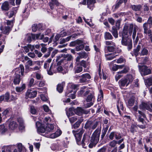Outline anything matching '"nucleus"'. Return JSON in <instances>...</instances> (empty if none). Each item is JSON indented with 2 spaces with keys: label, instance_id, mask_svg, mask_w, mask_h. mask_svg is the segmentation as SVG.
I'll return each mask as SVG.
<instances>
[{
  "label": "nucleus",
  "instance_id": "obj_47",
  "mask_svg": "<svg viewBox=\"0 0 152 152\" xmlns=\"http://www.w3.org/2000/svg\"><path fill=\"white\" fill-rule=\"evenodd\" d=\"M37 63V64L38 65H39L40 64V62L39 61H35L33 62L31 60H28L27 62V64L28 66H31L32 65H33L34 64Z\"/></svg>",
  "mask_w": 152,
  "mask_h": 152
},
{
  "label": "nucleus",
  "instance_id": "obj_53",
  "mask_svg": "<svg viewBox=\"0 0 152 152\" xmlns=\"http://www.w3.org/2000/svg\"><path fill=\"white\" fill-rule=\"evenodd\" d=\"M103 94L102 90H100L99 91V94L98 96L97 100L98 101H101V100L103 98Z\"/></svg>",
  "mask_w": 152,
  "mask_h": 152
},
{
  "label": "nucleus",
  "instance_id": "obj_27",
  "mask_svg": "<svg viewBox=\"0 0 152 152\" xmlns=\"http://www.w3.org/2000/svg\"><path fill=\"white\" fill-rule=\"evenodd\" d=\"M104 37L106 40H111L113 38L111 34L107 32H106L104 33Z\"/></svg>",
  "mask_w": 152,
  "mask_h": 152
},
{
  "label": "nucleus",
  "instance_id": "obj_8",
  "mask_svg": "<svg viewBox=\"0 0 152 152\" xmlns=\"http://www.w3.org/2000/svg\"><path fill=\"white\" fill-rule=\"evenodd\" d=\"M152 18L149 17L146 23H144L143 25V27L144 29V33L147 34V33L149 34L150 32H151V30L150 29L152 26Z\"/></svg>",
  "mask_w": 152,
  "mask_h": 152
},
{
  "label": "nucleus",
  "instance_id": "obj_52",
  "mask_svg": "<svg viewBox=\"0 0 152 152\" xmlns=\"http://www.w3.org/2000/svg\"><path fill=\"white\" fill-rule=\"evenodd\" d=\"M7 130V129L5 128L4 125H0V132L1 133H4Z\"/></svg>",
  "mask_w": 152,
  "mask_h": 152
},
{
  "label": "nucleus",
  "instance_id": "obj_34",
  "mask_svg": "<svg viewBox=\"0 0 152 152\" xmlns=\"http://www.w3.org/2000/svg\"><path fill=\"white\" fill-rule=\"evenodd\" d=\"M83 70V68L82 66H76L74 68V71L75 73H80Z\"/></svg>",
  "mask_w": 152,
  "mask_h": 152
},
{
  "label": "nucleus",
  "instance_id": "obj_24",
  "mask_svg": "<svg viewBox=\"0 0 152 152\" xmlns=\"http://www.w3.org/2000/svg\"><path fill=\"white\" fill-rule=\"evenodd\" d=\"M95 0H87V3L88 5V7L91 10H92V8L93 4L95 3Z\"/></svg>",
  "mask_w": 152,
  "mask_h": 152
},
{
  "label": "nucleus",
  "instance_id": "obj_13",
  "mask_svg": "<svg viewBox=\"0 0 152 152\" xmlns=\"http://www.w3.org/2000/svg\"><path fill=\"white\" fill-rule=\"evenodd\" d=\"M36 125L37 128V131L38 132L43 133H45L46 134L45 125L43 126V125L38 121L36 122Z\"/></svg>",
  "mask_w": 152,
  "mask_h": 152
},
{
  "label": "nucleus",
  "instance_id": "obj_35",
  "mask_svg": "<svg viewBox=\"0 0 152 152\" xmlns=\"http://www.w3.org/2000/svg\"><path fill=\"white\" fill-rule=\"evenodd\" d=\"M64 62H66V61H70L72 59V57L69 54L64 55Z\"/></svg>",
  "mask_w": 152,
  "mask_h": 152
},
{
  "label": "nucleus",
  "instance_id": "obj_4",
  "mask_svg": "<svg viewBox=\"0 0 152 152\" xmlns=\"http://www.w3.org/2000/svg\"><path fill=\"white\" fill-rule=\"evenodd\" d=\"M78 87L77 85L70 84L67 87L66 95L74 99L75 98V94L77 91V88Z\"/></svg>",
  "mask_w": 152,
  "mask_h": 152
},
{
  "label": "nucleus",
  "instance_id": "obj_39",
  "mask_svg": "<svg viewBox=\"0 0 152 152\" xmlns=\"http://www.w3.org/2000/svg\"><path fill=\"white\" fill-rule=\"evenodd\" d=\"M83 118H80L79 119L77 122L74 124V128L78 127L80 124L83 121Z\"/></svg>",
  "mask_w": 152,
  "mask_h": 152
},
{
  "label": "nucleus",
  "instance_id": "obj_17",
  "mask_svg": "<svg viewBox=\"0 0 152 152\" xmlns=\"http://www.w3.org/2000/svg\"><path fill=\"white\" fill-rule=\"evenodd\" d=\"M18 126V125L16 122L13 121H10L9 123V129L11 130H14Z\"/></svg>",
  "mask_w": 152,
  "mask_h": 152
},
{
  "label": "nucleus",
  "instance_id": "obj_31",
  "mask_svg": "<svg viewBox=\"0 0 152 152\" xmlns=\"http://www.w3.org/2000/svg\"><path fill=\"white\" fill-rule=\"evenodd\" d=\"M110 31L115 38H117L118 37V31L115 27L113 26L112 27V30Z\"/></svg>",
  "mask_w": 152,
  "mask_h": 152
},
{
  "label": "nucleus",
  "instance_id": "obj_25",
  "mask_svg": "<svg viewBox=\"0 0 152 152\" xmlns=\"http://www.w3.org/2000/svg\"><path fill=\"white\" fill-rule=\"evenodd\" d=\"M89 136L88 135L85 134H84L83 140L82 141V145L83 146H84L85 144L84 142H85L86 143H87V141L89 139Z\"/></svg>",
  "mask_w": 152,
  "mask_h": 152
},
{
  "label": "nucleus",
  "instance_id": "obj_51",
  "mask_svg": "<svg viewBox=\"0 0 152 152\" xmlns=\"http://www.w3.org/2000/svg\"><path fill=\"white\" fill-rule=\"evenodd\" d=\"M134 98L133 97H131L128 101V105L130 106H132L134 104Z\"/></svg>",
  "mask_w": 152,
  "mask_h": 152
},
{
  "label": "nucleus",
  "instance_id": "obj_10",
  "mask_svg": "<svg viewBox=\"0 0 152 152\" xmlns=\"http://www.w3.org/2000/svg\"><path fill=\"white\" fill-rule=\"evenodd\" d=\"M150 107L152 108V104H149L145 102H142L139 106L140 108L141 109H146L150 112H152V110Z\"/></svg>",
  "mask_w": 152,
  "mask_h": 152
},
{
  "label": "nucleus",
  "instance_id": "obj_37",
  "mask_svg": "<svg viewBox=\"0 0 152 152\" xmlns=\"http://www.w3.org/2000/svg\"><path fill=\"white\" fill-rule=\"evenodd\" d=\"M84 48V46L83 44V42L82 41V43L79 45H77L75 48L76 50L78 51L83 50Z\"/></svg>",
  "mask_w": 152,
  "mask_h": 152
},
{
  "label": "nucleus",
  "instance_id": "obj_49",
  "mask_svg": "<svg viewBox=\"0 0 152 152\" xmlns=\"http://www.w3.org/2000/svg\"><path fill=\"white\" fill-rule=\"evenodd\" d=\"M124 65H114L113 66L112 69L113 71H116L118 69L122 68L124 67Z\"/></svg>",
  "mask_w": 152,
  "mask_h": 152
},
{
  "label": "nucleus",
  "instance_id": "obj_5",
  "mask_svg": "<svg viewBox=\"0 0 152 152\" xmlns=\"http://www.w3.org/2000/svg\"><path fill=\"white\" fill-rule=\"evenodd\" d=\"M142 47V44L141 43H139L136 48L134 49V54L136 56H138L139 55L141 56H144L149 54V52L148 50L145 48H142L140 52H139Z\"/></svg>",
  "mask_w": 152,
  "mask_h": 152
},
{
  "label": "nucleus",
  "instance_id": "obj_16",
  "mask_svg": "<svg viewBox=\"0 0 152 152\" xmlns=\"http://www.w3.org/2000/svg\"><path fill=\"white\" fill-rule=\"evenodd\" d=\"M117 107L119 113L121 115V111L123 110L124 108L123 103L120 100H118L117 102Z\"/></svg>",
  "mask_w": 152,
  "mask_h": 152
},
{
  "label": "nucleus",
  "instance_id": "obj_33",
  "mask_svg": "<svg viewBox=\"0 0 152 152\" xmlns=\"http://www.w3.org/2000/svg\"><path fill=\"white\" fill-rule=\"evenodd\" d=\"M76 112L77 115H80L82 113H87L88 112H87L86 113L85 112L84 110L83 109L81 108L78 107L76 110Z\"/></svg>",
  "mask_w": 152,
  "mask_h": 152
},
{
  "label": "nucleus",
  "instance_id": "obj_43",
  "mask_svg": "<svg viewBox=\"0 0 152 152\" xmlns=\"http://www.w3.org/2000/svg\"><path fill=\"white\" fill-rule=\"evenodd\" d=\"M124 1L125 3H126L127 1V0H120L119 1L113 6V7H114L115 9H117L119 7L120 4L123 3Z\"/></svg>",
  "mask_w": 152,
  "mask_h": 152
},
{
  "label": "nucleus",
  "instance_id": "obj_3",
  "mask_svg": "<svg viewBox=\"0 0 152 152\" xmlns=\"http://www.w3.org/2000/svg\"><path fill=\"white\" fill-rule=\"evenodd\" d=\"M101 127L98 128L94 131L92 134L91 139V142L88 146L90 148H92L95 146L99 140V138L101 131Z\"/></svg>",
  "mask_w": 152,
  "mask_h": 152
},
{
  "label": "nucleus",
  "instance_id": "obj_63",
  "mask_svg": "<svg viewBox=\"0 0 152 152\" xmlns=\"http://www.w3.org/2000/svg\"><path fill=\"white\" fill-rule=\"evenodd\" d=\"M30 112L32 114H35L36 113L37 110L34 106H31L30 107Z\"/></svg>",
  "mask_w": 152,
  "mask_h": 152
},
{
  "label": "nucleus",
  "instance_id": "obj_44",
  "mask_svg": "<svg viewBox=\"0 0 152 152\" xmlns=\"http://www.w3.org/2000/svg\"><path fill=\"white\" fill-rule=\"evenodd\" d=\"M105 56L107 60H110L115 58V56H114V55L113 54H106L105 55Z\"/></svg>",
  "mask_w": 152,
  "mask_h": 152
},
{
  "label": "nucleus",
  "instance_id": "obj_59",
  "mask_svg": "<svg viewBox=\"0 0 152 152\" xmlns=\"http://www.w3.org/2000/svg\"><path fill=\"white\" fill-rule=\"evenodd\" d=\"M17 99L16 94L15 92H12L11 96V100H15Z\"/></svg>",
  "mask_w": 152,
  "mask_h": 152
},
{
  "label": "nucleus",
  "instance_id": "obj_28",
  "mask_svg": "<svg viewBox=\"0 0 152 152\" xmlns=\"http://www.w3.org/2000/svg\"><path fill=\"white\" fill-rule=\"evenodd\" d=\"M26 88V85L23 83L21 86L17 87L15 89L16 91L18 92H21L24 90Z\"/></svg>",
  "mask_w": 152,
  "mask_h": 152
},
{
  "label": "nucleus",
  "instance_id": "obj_62",
  "mask_svg": "<svg viewBox=\"0 0 152 152\" xmlns=\"http://www.w3.org/2000/svg\"><path fill=\"white\" fill-rule=\"evenodd\" d=\"M69 119L70 123H73L77 120V118L76 116H73L69 118Z\"/></svg>",
  "mask_w": 152,
  "mask_h": 152
},
{
  "label": "nucleus",
  "instance_id": "obj_46",
  "mask_svg": "<svg viewBox=\"0 0 152 152\" xmlns=\"http://www.w3.org/2000/svg\"><path fill=\"white\" fill-rule=\"evenodd\" d=\"M141 6L140 5H134L132 6V8L135 11H139L141 8Z\"/></svg>",
  "mask_w": 152,
  "mask_h": 152
},
{
  "label": "nucleus",
  "instance_id": "obj_54",
  "mask_svg": "<svg viewBox=\"0 0 152 152\" xmlns=\"http://www.w3.org/2000/svg\"><path fill=\"white\" fill-rule=\"evenodd\" d=\"M138 108V107L137 105L134 106L132 108V111L136 117H137V115L138 114L137 113Z\"/></svg>",
  "mask_w": 152,
  "mask_h": 152
},
{
  "label": "nucleus",
  "instance_id": "obj_1",
  "mask_svg": "<svg viewBox=\"0 0 152 152\" xmlns=\"http://www.w3.org/2000/svg\"><path fill=\"white\" fill-rule=\"evenodd\" d=\"M133 27L132 24L125 25L123 29L121 43L123 45L127 46L129 50L132 48V40L128 37V36L131 35Z\"/></svg>",
  "mask_w": 152,
  "mask_h": 152
},
{
  "label": "nucleus",
  "instance_id": "obj_60",
  "mask_svg": "<svg viewBox=\"0 0 152 152\" xmlns=\"http://www.w3.org/2000/svg\"><path fill=\"white\" fill-rule=\"evenodd\" d=\"M13 20H7V26L10 27V28H11L13 26Z\"/></svg>",
  "mask_w": 152,
  "mask_h": 152
},
{
  "label": "nucleus",
  "instance_id": "obj_55",
  "mask_svg": "<svg viewBox=\"0 0 152 152\" xmlns=\"http://www.w3.org/2000/svg\"><path fill=\"white\" fill-rule=\"evenodd\" d=\"M2 152H12V150L10 147L5 146L4 147V149L2 150Z\"/></svg>",
  "mask_w": 152,
  "mask_h": 152
},
{
  "label": "nucleus",
  "instance_id": "obj_11",
  "mask_svg": "<svg viewBox=\"0 0 152 152\" xmlns=\"http://www.w3.org/2000/svg\"><path fill=\"white\" fill-rule=\"evenodd\" d=\"M81 77L82 78L80 79V83H85L88 81V80L91 79V76L88 73H86L83 74L81 76H77L78 78Z\"/></svg>",
  "mask_w": 152,
  "mask_h": 152
},
{
  "label": "nucleus",
  "instance_id": "obj_26",
  "mask_svg": "<svg viewBox=\"0 0 152 152\" xmlns=\"http://www.w3.org/2000/svg\"><path fill=\"white\" fill-rule=\"evenodd\" d=\"M130 24H129V25ZM132 24L133 26V31L132 34V38L133 39H134L136 37V31L137 30H138V26L136 25H133L132 24ZM127 25H129V24H127Z\"/></svg>",
  "mask_w": 152,
  "mask_h": 152
},
{
  "label": "nucleus",
  "instance_id": "obj_40",
  "mask_svg": "<svg viewBox=\"0 0 152 152\" xmlns=\"http://www.w3.org/2000/svg\"><path fill=\"white\" fill-rule=\"evenodd\" d=\"M0 30L1 31H2V32H3L4 34H7V33L10 31V28L8 26H6L3 29V27H1L0 28Z\"/></svg>",
  "mask_w": 152,
  "mask_h": 152
},
{
  "label": "nucleus",
  "instance_id": "obj_18",
  "mask_svg": "<svg viewBox=\"0 0 152 152\" xmlns=\"http://www.w3.org/2000/svg\"><path fill=\"white\" fill-rule=\"evenodd\" d=\"M46 125H45L46 129V134H48L49 133H50L52 132L54 129V126L52 124H46Z\"/></svg>",
  "mask_w": 152,
  "mask_h": 152
},
{
  "label": "nucleus",
  "instance_id": "obj_45",
  "mask_svg": "<svg viewBox=\"0 0 152 152\" xmlns=\"http://www.w3.org/2000/svg\"><path fill=\"white\" fill-rule=\"evenodd\" d=\"M146 85L150 86L152 85V78H148L145 81Z\"/></svg>",
  "mask_w": 152,
  "mask_h": 152
},
{
  "label": "nucleus",
  "instance_id": "obj_58",
  "mask_svg": "<svg viewBox=\"0 0 152 152\" xmlns=\"http://www.w3.org/2000/svg\"><path fill=\"white\" fill-rule=\"evenodd\" d=\"M37 85L39 87H42L45 85V82L43 81H38L37 83Z\"/></svg>",
  "mask_w": 152,
  "mask_h": 152
},
{
  "label": "nucleus",
  "instance_id": "obj_56",
  "mask_svg": "<svg viewBox=\"0 0 152 152\" xmlns=\"http://www.w3.org/2000/svg\"><path fill=\"white\" fill-rule=\"evenodd\" d=\"M53 68H54V66H53L52 65H51L49 70H47L48 73L49 75H52L53 73H54L53 72Z\"/></svg>",
  "mask_w": 152,
  "mask_h": 152
},
{
  "label": "nucleus",
  "instance_id": "obj_42",
  "mask_svg": "<svg viewBox=\"0 0 152 152\" xmlns=\"http://www.w3.org/2000/svg\"><path fill=\"white\" fill-rule=\"evenodd\" d=\"M98 124V122L97 121L93 122L91 121V130L94 129L97 126Z\"/></svg>",
  "mask_w": 152,
  "mask_h": 152
},
{
  "label": "nucleus",
  "instance_id": "obj_30",
  "mask_svg": "<svg viewBox=\"0 0 152 152\" xmlns=\"http://www.w3.org/2000/svg\"><path fill=\"white\" fill-rule=\"evenodd\" d=\"M82 43V41L80 40H76L72 42L70 44V45L71 46H74L75 45H79Z\"/></svg>",
  "mask_w": 152,
  "mask_h": 152
},
{
  "label": "nucleus",
  "instance_id": "obj_19",
  "mask_svg": "<svg viewBox=\"0 0 152 152\" xmlns=\"http://www.w3.org/2000/svg\"><path fill=\"white\" fill-rule=\"evenodd\" d=\"M64 55L61 54L56 57V61L58 62V64L60 65L63 62H64Z\"/></svg>",
  "mask_w": 152,
  "mask_h": 152
},
{
  "label": "nucleus",
  "instance_id": "obj_50",
  "mask_svg": "<svg viewBox=\"0 0 152 152\" xmlns=\"http://www.w3.org/2000/svg\"><path fill=\"white\" fill-rule=\"evenodd\" d=\"M80 65L81 66H83L84 68L87 67L89 66V63L88 62L82 60L80 63Z\"/></svg>",
  "mask_w": 152,
  "mask_h": 152
},
{
  "label": "nucleus",
  "instance_id": "obj_38",
  "mask_svg": "<svg viewBox=\"0 0 152 152\" xmlns=\"http://www.w3.org/2000/svg\"><path fill=\"white\" fill-rule=\"evenodd\" d=\"M63 83L62 84H58L57 87V90L59 93H61L62 92L63 89Z\"/></svg>",
  "mask_w": 152,
  "mask_h": 152
},
{
  "label": "nucleus",
  "instance_id": "obj_21",
  "mask_svg": "<svg viewBox=\"0 0 152 152\" xmlns=\"http://www.w3.org/2000/svg\"><path fill=\"white\" fill-rule=\"evenodd\" d=\"M61 134V131L60 130H58L55 133L50 134L49 137L51 138H54L59 136Z\"/></svg>",
  "mask_w": 152,
  "mask_h": 152
},
{
  "label": "nucleus",
  "instance_id": "obj_9",
  "mask_svg": "<svg viewBox=\"0 0 152 152\" xmlns=\"http://www.w3.org/2000/svg\"><path fill=\"white\" fill-rule=\"evenodd\" d=\"M138 66L142 76L146 75L151 74V70L148 68L146 66H140L139 65Z\"/></svg>",
  "mask_w": 152,
  "mask_h": 152
},
{
  "label": "nucleus",
  "instance_id": "obj_20",
  "mask_svg": "<svg viewBox=\"0 0 152 152\" xmlns=\"http://www.w3.org/2000/svg\"><path fill=\"white\" fill-rule=\"evenodd\" d=\"M138 113L139 115L138 114L137 115V116L136 117L138 118V120L139 121L141 122L142 123H143L144 119L143 118H141V117L142 116L143 118H145V115L144 113L138 110Z\"/></svg>",
  "mask_w": 152,
  "mask_h": 152
},
{
  "label": "nucleus",
  "instance_id": "obj_2",
  "mask_svg": "<svg viewBox=\"0 0 152 152\" xmlns=\"http://www.w3.org/2000/svg\"><path fill=\"white\" fill-rule=\"evenodd\" d=\"M86 97L84 106L86 108H89L92 106L95 100L94 93L93 91L88 90L85 93Z\"/></svg>",
  "mask_w": 152,
  "mask_h": 152
},
{
  "label": "nucleus",
  "instance_id": "obj_41",
  "mask_svg": "<svg viewBox=\"0 0 152 152\" xmlns=\"http://www.w3.org/2000/svg\"><path fill=\"white\" fill-rule=\"evenodd\" d=\"M83 18L85 22L90 27H92L93 26L91 19H86L85 17H83Z\"/></svg>",
  "mask_w": 152,
  "mask_h": 152
},
{
  "label": "nucleus",
  "instance_id": "obj_12",
  "mask_svg": "<svg viewBox=\"0 0 152 152\" xmlns=\"http://www.w3.org/2000/svg\"><path fill=\"white\" fill-rule=\"evenodd\" d=\"M105 44L107 45V48L108 50L110 52L113 51L116 47L115 43L112 41H106L105 42Z\"/></svg>",
  "mask_w": 152,
  "mask_h": 152
},
{
  "label": "nucleus",
  "instance_id": "obj_61",
  "mask_svg": "<svg viewBox=\"0 0 152 152\" xmlns=\"http://www.w3.org/2000/svg\"><path fill=\"white\" fill-rule=\"evenodd\" d=\"M117 144V141L115 140H113L109 143V145L111 147H114Z\"/></svg>",
  "mask_w": 152,
  "mask_h": 152
},
{
  "label": "nucleus",
  "instance_id": "obj_32",
  "mask_svg": "<svg viewBox=\"0 0 152 152\" xmlns=\"http://www.w3.org/2000/svg\"><path fill=\"white\" fill-rule=\"evenodd\" d=\"M1 8L2 10H7L9 9V4L8 2L5 1L2 4Z\"/></svg>",
  "mask_w": 152,
  "mask_h": 152
},
{
  "label": "nucleus",
  "instance_id": "obj_14",
  "mask_svg": "<svg viewBox=\"0 0 152 152\" xmlns=\"http://www.w3.org/2000/svg\"><path fill=\"white\" fill-rule=\"evenodd\" d=\"M37 93V91H32L28 90L26 93V99L28 98H34L36 96Z\"/></svg>",
  "mask_w": 152,
  "mask_h": 152
},
{
  "label": "nucleus",
  "instance_id": "obj_36",
  "mask_svg": "<svg viewBox=\"0 0 152 152\" xmlns=\"http://www.w3.org/2000/svg\"><path fill=\"white\" fill-rule=\"evenodd\" d=\"M142 59L143 60L142 62H140L139 59H138L137 58H136V60L137 62L139 64H145L146 63L148 62V58L147 57H145L144 58H143Z\"/></svg>",
  "mask_w": 152,
  "mask_h": 152
},
{
  "label": "nucleus",
  "instance_id": "obj_7",
  "mask_svg": "<svg viewBox=\"0 0 152 152\" xmlns=\"http://www.w3.org/2000/svg\"><path fill=\"white\" fill-rule=\"evenodd\" d=\"M134 79L133 76L131 75H127L124 78L122 79L119 81L120 85L121 87L127 86L132 83Z\"/></svg>",
  "mask_w": 152,
  "mask_h": 152
},
{
  "label": "nucleus",
  "instance_id": "obj_64",
  "mask_svg": "<svg viewBox=\"0 0 152 152\" xmlns=\"http://www.w3.org/2000/svg\"><path fill=\"white\" fill-rule=\"evenodd\" d=\"M137 126L134 125H132L131 126V128L130 129L131 132H135L137 129Z\"/></svg>",
  "mask_w": 152,
  "mask_h": 152
},
{
  "label": "nucleus",
  "instance_id": "obj_57",
  "mask_svg": "<svg viewBox=\"0 0 152 152\" xmlns=\"http://www.w3.org/2000/svg\"><path fill=\"white\" fill-rule=\"evenodd\" d=\"M77 53L81 58H86L87 56V55L85 52L78 53Z\"/></svg>",
  "mask_w": 152,
  "mask_h": 152
},
{
  "label": "nucleus",
  "instance_id": "obj_23",
  "mask_svg": "<svg viewBox=\"0 0 152 152\" xmlns=\"http://www.w3.org/2000/svg\"><path fill=\"white\" fill-rule=\"evenodd\" d=\"M72 132L74 134L76 140L77 142V143L78 144V142L81 140L82 135H81V134H80L78 133H75V131H73Z\"/></svg>",
  "mask_w": 152,
  "mask_h": 152
},
{
  "label": "nucleus",
  "instance_id": "obj_29",
  "mask_svg": "<svg viewBox=\"0 0 152 152\" xmlns=\"http://www.w3.org/2000/svg\"><path fill=\"white\" fill-rule=\"evenodd\" d=\"M62 70L63 68L61 66H54L53 68V72L54 73H56L57 72H60L62 71Z\"/></svg>",
  "mask_w": 152,
  "mask_h": 152
},
{
  "label": "nucleus",
  "instance_id": "obj_22",
  "mask_svg": "<svg viewBox=\"0 0 152 152\" xmlns=\"http://www.w3.org/2000/svg\"><path fill=\"white\" fill-rule=\"evenodd\" d=\"M18 121L19 124V129L20 130H23L24 129V126L23 119L21 118H19L18 119Z\"/></svg>",
  "mask_w": 152,
  "mask_h": 152
},
{
  "label": "nucleus",
  "instance_id": "obj_6",
  "mask_svg": "<svg viewBox=\"0 0 152 152\" xmlns=\"http://www.w3.org/2000/svg\"><path fill=\"white\" fill-rule=\"evenodd\" d=\"M20 70L21 75L22 76L24 75V68L23 65H20L18 69H16L15 71V76L14 77L13 83L15 85L18 84L20 83V75L18 74L20 73Z\"/></svg>",
  "mask_w": 152,
  "mask_h": 152
},
{
  "label": "nucleus",
  "instance_id": "obj_15",
  "mask_svg": "<svg viewBox=\"0 0 152 152\" xmlns=\"http://www.w3.org/2000/svg\"><path fill=\"white\" fill-rule=\"evenodd\" d=\"M86 89V86H83L81 88L78 92H77L78 95L79 96L81 97H85L86 95H85V93L88 91Z\"/></svg>",
  "mask_w": 152,
  "mask_h": 152
},
{
  "label": "nucleus",
  "instance_id": "obj_48",
  "mask_svg": "<svg viewBox=\"0 0 152 152\" xmlns=\"http://www.w3.org/2000/svg\"><path fill=\"white\" fill-rule=\"evenodd\" d=\"M91 121H88L85 124L84 128L86 129H89L91 130Z\"/></svg>",
  "mask_w": 152,
  "mask_h": 152
}]
</instances>
